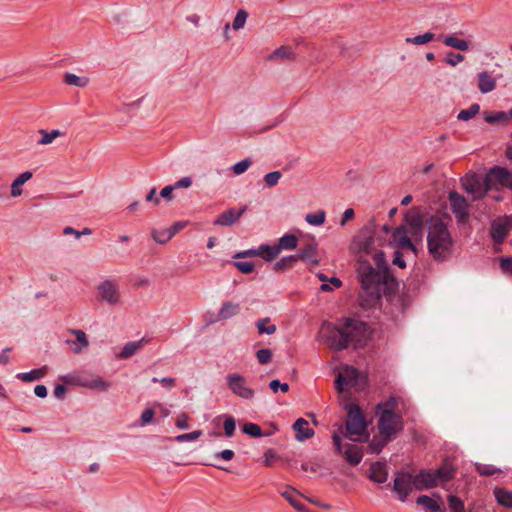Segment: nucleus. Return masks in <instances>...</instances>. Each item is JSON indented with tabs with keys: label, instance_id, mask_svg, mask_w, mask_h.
Instances as JSON below:
<instances>
[{
	"label": "nucleus",
	"instance_id": "1",
	"mask_svg": "<svg viewBox=\"0 0 512 512\" xmlns=\"http://www.w3.org/2000/svg\"><path fill=\"white\" fill-rule=\"evenodd\" d=\"M367 325L356 319L344 318L338 324L324 323L319 333V341L331 349L341 351L349 345L360 347L366 338Z\"/></svg>",
	"mask_w": 512,
	"mask_h": 512
},
{
	"label": "nucleus",
	"instance_id": "2",
	"mask_svg": "<svg viewBox=\"0 0 512 512\" xmlns=\"http://www.w3.org/2000/svg\"><path fill=\"white\" fill-rule=\"evenodd\" d=\"M376 267L367 260H361L358 266V276L362 288L371 296L379 297L385 291L386 286L393 280L385 254L378 251L373 256Z\"/></svg>",
	"mask_w": 512,
	"mask_h": 512
},
{
	"label": "nucleus",
	"instance_id": "3",
	"mask_svg": "<svg viewBox=\"0 0 512 512\" xmlns=\"http://www.w3.org/2000/svg\"><path fill=\"white\" fill-rule=\"evenodd\" d=\"M455 240L447 223L438 216H432L427 227V247L436 261H445L453 254Z\"/></svg>",
	"mask_w": 512,
	"mask_h": 512
},
{
	"label": "nucleus",
	"instance_id": "4",
	"mask_svg": "<svg viewBox=\"0 0 512 512\" xmlns=\"http://www.w3.org/2000/svg\"><path fill=\"white\" fill-rule=\"evenodd\" d=\"M61 380L68 385H75L91 390L108 391L111 383L103 377L89 371H75L61 377Z\"/></svg>",
	"mask_w": 512,
	"mask_h": 512
},
{
	"label": "nucleus",
	"instance_id": "5",
	"mask_svg": "<svg viewBox=\"0 0 512 512\" xmlns=\"http://www.w3.org/2000/svg\"><path fill=\"white\" fill-rule=\"evenodd\" d=\"M366 432L367 423L363 413L357 405H351L347 413L345 433L343 432L342 435L352 441H360Z\"/></svg>",
	"mask_w": 512,
	"mask_h": 512
},
{
	"label": "nucleus",
	"instance_id": "6",
	"mask_svg": "<svg viewBox=\"0 0 512 512\" xmlns=\"http://www.w3.org/2000/svg\"><path fill=\"white\" fill-rule=\"evenodd\" d=\"M337 427L336 430L333 431L332 440L335 446V449L338 453L343 454L346 461L351 465H358L362 458L363 452L362 449L355 444H342L341 434H343V426L335 425Z\"/></svg>",
	"mask_w": 512,
	"mask_h": 512
},
{
	"label": "nucleus",
	"instance_id": "7",
	"mask_svg": "<svg viewBox=\"0 0 512 512\" xmlns=\"http://www.w3.org/2000/svg\"><path fill=\"white\" fill-rule=\"evenodd\" d=\"M378 414L379 420L377 426L379 432L394 438V436L403 428V420L401 414L392 412L390 410H384L378 412Z\"/></svg>",
	"mask_w": 512,
	"mask_h": 512
},
{
	"label": "nucleus",
	"instance_id": "8",
	"mask_svg": "<svg viewBox=\"0 0 512 512\" xmlns=\"http://www.w3.org/2000/svg\"><path fill=\"white\" fill-rule=\"evenodd\" d=\"M413 489H416L414 475L409 472L397 471L392 485V490L397 498L401 502H405Z\"/></svg>",
	"mask_w": 512,
	"mask_h": 512
},
{
	"label": "nucleus",
	"instance_id": "9",
	"mask_svg": "<svg viewBox=\"0 0 512 512\" xmlns=\"http://www.w3.org/2000/svg\"><path fill=\"white\" fill-rule=\"evenodd\" d=\"M99 300L110 305L117 306L121 302V293L115 280L105 279L96 287Z\"/></svg>",
	"mask_w": 512,
	"mask_h": 512
},
{
	"label": "nucleus",
	"instance_id": "10",
	"mask_svg": "<svg viewBox=\"0 0 512 512\" xmlns=\"http://www.w3.org/2000/svg\"><path fill=\"white\" fill-rule=\"evenodd\" d=\"M228 388L238 397L243 399H252L254 390L247 385L246 379L238 373H230L226 376Z\"/></svg>",
	"mask_w": 512,
	"mask_h": 512
},
{
	"label": "nucleus",
	"instance_id": "11",
	"mask_svg": "<svg viewBox=\"0 0 512 512\" xmlns=\"http://www.w3.org/2000/svg\"><path fill=\"white\" fill-rule=\"evenodd\" d=\"M490 178H485L482 182L476 175L466 176L461 179L463 189L472 194L474 199L481 198L489 189Z\"/></svg>",
	"mask_w": 512,
	"mask_h": 512
},
{
	"label": "nucleus",
	"instance_id": "12",
	"mask_svg": "<svg viewBox=\"0 0 512 512\" xmlns=\"http://www.w3.org/2000/svg\"><path fill=\"white\" fill-rule=\"evenodd\" d=\"M359 372L351 366L344 367L337 375L335 385L339 392L347 391L357 385Z\"/></svg>",
	"mask_w": 512,
	"mask_h": 512
},
{
	"label": "nucleus",
	"instance_id": "13",
	"mask_svg": "<svg viewBox=\"0 0 512 512\" xmlns=\"http://www.w3.org/2000/svg\"><path fill=\"white\" fill-rule=\"evenodd\" d=\"M374 245V234L369 228L362 229L361 232L353 238L352 246L358 252L369 254Z\"/></svg>",
	"mask_w": 512,
	"mask_h": 512
},
{
	"label": "nucleus",
	"instance_id": "14",
	"mask_svg": "<svg viewBox=\"0 0 512 512\" xmlns=\"http://www.w3.org/2000/svg\"><path fill=\"white\" fill-rule=\"evenodd\" d=\"M449 203L458 222H463L468 218V204L464 196L452 191L449 193Z\"/></svg>",
	"mask_w": 512,
	"mask_h": 512
},
{
	"label": "nucleus",
	"instance_id": "15",
	"mask_svg": "<svg viewBox=\"0 0 512 512\" xmlns=\"http://www.w3.org/2000/svg\"><path fill=\"white\" fill-rule=\"evenodd\" d=\"M392 243L399 249H407L413 252L415 251L409 230L404 226H400L394 230L392 234Z\"/></svg>",
	"mask_w": 512,
	"mask_h": 512
},
{
	"label": "nucleus",
	"instance_id": "16",
	"mask_svg": "<svg viewBox=\"0 0 512 512\" xmlns=\"http://www.w3.org/2000/svg\"><path fill=\"white\" fill-rule=\"evenodd\" d=\"M266 60L269 62H295V49L289 45H282L271 52Z\"/></svg>",
	"mask_w": 512,
	"mask_h": 512
},
{
	"label": "nucleus",
	"instance_id": "17",
	"mask_svg": "<svg viewBox=\"0 0 512 512\" xmlns=\"http://www.w3.org/2000/svg\"><path fill=\"white\" fill-rule=\"evenodd\" d=\"M68 333L75 336V340H66V344L71 347L74 354H80L89 347L87 335L83 330L69 329Z\"/></svg>",
	"mask_w": 512,
	"mask_h": 512
},
{
	"label": "nucleus",
	"instance_id": "18",
	"mask_svg": "<svg viewBox=\"0 0 512 512\" xmlns=\"http://www.w3.org/2000/svg\"><path fill=\"white\" fill-rule=\"evenodd\" d=\"M294 255L297 261L301 260L308 265L317 266L319 264V259L317 258V244L314 241L307 243Z\"/></svg>",
	"mask_w": 512,
	"mask_h": 512
},
{
	"label": "nucleus",
	"instance_id": "19",
	"mask_svg": "<svg viewBox=\"0 0 512 512\" xmlns=\"http://www.w3.org/2000/svg\"><path fill=\"white\" fill-rule=\"evenodd\" d=\"M247 207L243 206L241 209L236 210L235 208H230L220 215L214 220V225L218 226H231L236 223L241 216L245 213Z\"/></svg>",
	"mask_w": 512,
	"mask_h": 512
},
{
	"label": "nucleus",
	"instance_id": "20",
	"mask_svg": "<svg viewBox=\"0 0 512 512\" xmlns=\"http://www.w3.org/2000/svg\"><path fill=\"white\" fill-rule=\"evenodd\" d=\"M414 481L417 490L430 489L438 485L435 472L431 470H422L414 475Z\"/></svg>",
	"mask_w": 512,
	"mask_h": 512
},
{
	"label": "nucleus",
	"instance_id": "21",
	"mask_svg": "<svg viewBox=\"0 0 512 512\" xmlns=\"http://www.w3.org/2000/svg\"><path fill=\"white\" fill-rule=\"evenodd\" d=\"M407 229L414 240L423 237V219L417 213L408 214L406 216Z\"/></svg>",
	"mask_w": 512,
	"mask_h": 512
},
{
	"label": "nucleus",
	"instance_id": "22",
	"mask_svg": "<svg viewBox=\"0 0 512 512\" xmlns=\"http://www.w3.org/2000/svg\"><path fill=\"white\" fill-rule=\"evenodd\" d=\"M489 177H492L501 186L512 190V171L504 167L495 166L490 169Z\"/></svg>",
	"mask_w": 512,
	"mask_h": 512
},
{
	"label": "nucleus",
	"instance_id": "23",
	"mask_svg": "<svg viewBox=\"0 0 512 512\" xmlns=\"http://www.w3.org/2000/svg\"><path fill=\"white\" fill-rule=\"evenodd\" d=\"M369 479L373 482L382 484L388 480V468L385 463L375 462L369 468Z\"/></svg>",
	"mask_w": 512,
	"mask_h": 512
},
{
	"label": "nucleus",
	"instance_id": "24",
	"mask_svg": "<svg viewBox=\"0 0 512 512\" xmlns=\"http://www.w3.org/2000/svg\"><path fill=\"white\" fill-rule=\"evenodd\" d=\"M292 428L296 432V440L300 442L309 439L314 435V430L309 428V423L304 418H298L294 422Z\"/></svg>",
	"mask_w": 512,
	"mask_h": 512
},
{
	"label": "nucleus",
	"instance_id": "25",
	"mask_svg": "<svg viewBox=\"0 0 512 512\" xmlns=\"http://www.w3.org/2000/svg\"><path fill=\"white\" fill-rule=\"evenodd\" d=\"M392 439L393 438L389 435H384L379 432V435H375L370 441L368 452L371 454H379Z\"/></svg>",
	"mask_w": 512,
	"mask_h": 512
},
{
	"label": "nucleus",
	"instance_id": "26",
	"mask_svg": "<svg viewBox=\"0 0 512 512\" xmlns=\"http://www.w3.org/2000/svg\"><path fill=\"white\" fill-rule=\"evenodd\" d=\"M240 312V305L238 303H233L230 301H226L222 303L221 308L218 311L217 319L218 320H227Z\"/></svg>",
	"mask_w": 512,
	"mask_h": 512
},
{
	"label": "nucleus",
	"instance_id": "27",
	"mask_svg": "<svg viewBox=\"0 0 512 512\" xmlns=\"http://www.w3.org/2000/svg\"><path fill=\"white\" fill-rule=\"evenodd\" d=\"M281 496L284 497L297 511L308 512L305 505L299 501V494L295 489L288 488L281 492Z\"/></svg>",
	"mask_w": 512,
	"mask_h": 512
},
{
	"label": "nucleus",
	"instance_id": "28",
	"mask_svg": "<svg viewBox=\"0 0 512 512\" xmlns=\"http://www.w3.org/2000/svg\"><path fill=\"white\" fill-rule=\"evenodd\" d=\"M47 371L48 367L43 366L41 368L33 369L29 372L18 373L16 375V378L24 382H32L35 380L42 379L46 375Z\"/></svg>",
	"mask_w": 512,
	"mask_h": 512
},
{
	"label": "nucleus",
	"instance_id": "29",
	"mask_svg": "<svg viewBox=\"0 0 512 512\" xmlns=\"http://www.w3.org/2000/svg\"><path fill=\"white\" fill-rule=\"evenodd\" d=\"M33 174L30 171L21 173L11 185V196L18 197L22 194L21 186L24 185L28 180L32 178Z\"/></svg>",
	"mask_w": 512,
	"mask_h": 512
},
{
	"label": "nucleus",
	"instance_id": "30",
	"mask_svg": "<svg viewBox=\"0 0 512 512\" xmlns=\"http://www.w3.org/2000/svg\"><path fill=\"white\" fill-rule=\"evenodd\" d=\"M444 45L460 50V51H466L469 49L470 44L467 40L461 39L455 35H447L443 38Z\"/></svg>",
	"mask_w": 512,
	"mask_h": 512
},
{
	"label": "nucleus",
	"instance_id": "31",
	"mask_svg": "<svg viewBox=\"0 0 512 512\" xmlns=\"http://www.w3.org/2000/svg\"><path fill=\"white\" fill-rule=\"evenodd\" d=\"M508 232L506 223L495 221L491 227V237L496 243H502Z\"/></svg>",
	"mask_w": 512,
	"mask_h": 512
},
{
	"label": "nucleus",
	"instance_id": "32",
	"mask_svg": "<svg viewBox=\"0 0 512 512\" xmlns=\"http://www.w3.org/2000/svg\"><path fill=\"white\" fill-rule=\"evenodd\" d=\"M478 78V88L482 93L485 94L494 90L496 83L495 79L491 75L487 72H482L479 74Z\"/></svg>",
	"mask_w": 512,
	"mask_h": 512
},
{
	"label": "nucleus",
	"instance_id": "33",
	"mask_svg": "<svg viewBox=\"0 0 512 512\" xmlns=\"http://www.w3.org/2000/svg\"><path fill=\"white\" fill-rule=\"evenodd\" d=\"M280 254L277 245L262 244L258 247V256H261L265 261H272Z\"/></svg>",
	"mask_w": 512,
	"mask_h": 512
},
{
	"label": "nucleus",
	"instance_id": "34",
	"mask_svg": "<svg viewBox=\"0 0 512 512\" xmlns=\"http://www.w3.org/2000/svg\"><path fill=\"white\" fill-rule=\"evenodd\" d=\"M38 133L41 135V138L37 140L38 145L51 144L56 138L64 135V133L58 129H54L51 131L40 129Z\"/></svg>",
	"mask_w": 512,
	"mask_h": 512
},
{
	"label": "nucleus",
	"instance_id": "35",
	"mask_svg": "<svg viewBox=\"0 0 512 512\" xmlns=\"http://www.w3.org/2000/svg\"><path fill=\"white\" fill-rule=\"evenodd\" d=\"M494 495L499 505L512 507V491L496 487L494 489Z\"/></svg>",
	"mask_w": 512,
	"mask_h": 512
},
{
	"label": "nucleus",
	"instance_id": "36",
	"mask_svg": "<svg viewBox=\"0 0 512 512\" xmlns=\"http://www.w3.org/2000/svg\"><path fill=\"white\" fill-rule=\"evenodd\" d=\"M416 503L423 506L426 512H443L438 502L429 496H419L416 500Z\"/></svg>",
	"mask_w": 512,
	"mask_h": 512
},
{
	"label": "nucleus",
	"instance_id": "37",
	"mask_svg": "<svg viewBox=\"0 0 512 512\" xmlns=\"http://www.w3.org/2000/svg\"><path fill=\"white\" fill-rule=\"evenodd\" d=\"M298 238L293 234H284L279 238L278 248L281 252L282 250H293L297 247Z\"/></svg>",
	"mask_w": 512,
	"mask_h": 512
},
{
	"label": "nucleus",
	"instance_id": "38",
	"mask_svg": "<svg viewBox=\"0 0 512 512\" xmlns=\"http://www.w3.org/2000/svg\"><path fill=\"white\" fill-rule=\"evenodd\" d=\"M143 342L144 339L126 343L120 352L119 357L122 359L130 358L141 348Z\"/></svg>",
	"mask_w": 512,
	"mask_h": 512
},
{
	"label": "nucleus",
	"instance_id": "39",
	"mask_svg": "<svg viewBox=\"0 0 512 512\" xmlns=\"http://www.w3.org/2000/svg\"><path fill=\"white\" fill-rule=\"evenodd\" d=\"M64 82L71 86L83 88L89 84V78L85 76H77L73 73H66L64 75Z\"/></svg>",
	"mask_w": 512,
	"mask_h": 512
},
{
	"label": "nucleus",
	"instance_id": "40",
	"mask_svg": "<svg viewBox=\"0 0 512 512\" xmlns=\"http://www.w3.org/2000/svg\"><path fill=\"white\" fill-rule=\"evenodd\" d=\"M296 262H297V260H296V256L294 254L282 257L280 260L276 261L273 264V270L277 271V272L284 271L286 269L293 267V265Z\"/></svg>",
	"mask_w": 512,
	"mask_h": 512
},
{
	"label": "nucleus",
	"instance_id": "41",
	"mask_svg": "<svg viewBox=\"0 0 512 512\" xmlns=\"http://www.w3.org/2000/svg\"><path fill=\"white\" fill-rule=\"evenodd\" d=\"M259 334H267L272 335L276 332V326L274 324H270V318L259 319L255 323Z\"/></svg>",
	"mask_w": 512,
	"mask_h": 512
},
{
	"label": "nucleus",
	"instance_id": "42",
	"mask_svg": "<svg viewBox=\"0 0 512 512\" xmlns=\"http://www.w3.org/2000/svg\"><path fill=\"white\" fill-rule=\"evenodd\" d=\"M151 236L159 244H165L172 238L169 228L153 229Z\"/></svg>",
	"mask_w": 512,
	"mask_h": 512
},
{
	"label": "nucleus",
	"instance_id": "43",
	"mask_svg": "<svg viewBox=\"0 0 512 512\" xmlns=\"http://www.w3.org/2000/svg\"><path fill=\"white\" fill-rule=\"evenodd\" d=\"M326 213L324 210H318L305 216V220L312 226H320L325 222Z\"/></svg>",
	"mask_w": 512,
	"mask_h": 512
},
{
	"label": "nucleus",
	"instance_id": "44",
	"mask_svg": "<svg viewBox=\"0 0 512 512\" xmlns=\"http://www.w3.org/2000/svg\"><path fill=\"white\" fill-rule=\"evenodd\" d=\"M435 34L432 32H426L422 35H417L415 37H408L406 38V43L414 44V45H424L428 42H431L434 40Z\"/></svg>",
	"mask_w": 512,
	"mask_h": 512
},
{
	"label": "nucleus",
	"instance_id": "45",
	"mask_svg": "<svg viewBox=\"0 0 512 512\" xmlns=\"http://www.w3.org/2000/svg\"><path fill=\"white\" fill-rule=\"evenodd\" d=\"M434 472L438 484L450 480L454 475V470L449 466H442Z\"/></svg>",
	"mask_w": 512,
	"mask_h": 512
},
{
	"label": "nucleus",
	"instance_id": "46",
	"mask_svg": "<svg viewBox=\"0 0 512 512\" xmlns=\"http://www.w3.org/2000/svg\"><path fill=\"white\" fill-rule=\"evenodd\" d=\"M248 18V13L244 9H239L236 13V16L232 22V28L234 30H240L244 28L246 21Z\"/></svg>",
	"mask_w": 512,
	"mask_h": 512
},
{
	"label": "nucleus",
	"instance_id": "47",
	"mask_svg": "<svg viewBox=\"0 0 512 512\" xmlns=\"http://www.w3.org/2000/svg\"><path fill=\"white\" fill-rule=\"evenodd\" d=\"M480 110L479 104H472L468 109L461 110L457 116L459 120L468 121L472 119Z\"/></svg>",
	"mask_w": 512,
	"mask_h": 512
},
{
	"label": "nucleus",
	"instance_id": "48",
	"mask_svg": "<svg viewBox=\"0 0 512 512\" xmlns=\"http://www.w3.org/2000/svg\"><path fill=\"white\" fill-rule=\"evenodd\" d=\"M484 119L487 123L496 124V123L506 121L508 119V114H506L503 111L494 112V113H485Z\"/></svg>",
	"mask_w": 512,
	"mask_h": 512
},
{
	"label": "nucleus",
	"instance_id": "49",
	"mask_svg": "<svg viewBox=\"0 0 512 512\" xmlns=\"http://www.w3.org/2000/svg\"><path fill=\"white\" fill-rule=\"evenodd\" d=\"M242 431L252 437H261L263 435L261 427L255 423L244 424Z\"/></svg>",
	"mask_w": 512,
	"mask_h": 512
},
{
	"label": "nucleus",
	"instance_id": "50",
	"mask_svg": "<svg viewBox=\"0 0 512 512\" xmlns=\"http://www.w3.org/2000/svg\"><path fill=\"white\" fill-rule=\"evenodd\" d=\"M448 506L451 512H464V504L457 496H448Z\"/></svg>",
	"mask_w": 512,
	"mask_h": 512
},
{
	"label": "nucleus",
	"instance_id": "51",
	"mask_svg": "<svg viewBox=\"0 0 512 512\" xmlns=\"http://www.w3.org/2000/svg\"><path fill=\"white\" fill-rule=\"evenodd\" d=\"M476 470L480 475H483V476H491L500 471L498 468L494 467L493 465L481 464V463L476 464Z\"/></svg>",
	"mask_w": 512,
	"mask_h": 512
},
{
	"label": "nucleus",
	"instance_id": "52",
	"mask_svg": "<svg viewBox=\"0 0 512 512\" xmlns=\"http://www.w3.org/2000/svg\"><path fill=\"white\" fill-rule=\"evenodd\" d=\"M252 165V161L248 158L237 162L232 166V171L235 175H241L248 170V168Z\"/></svg>",
	"mask_w": 512,
	"mask_h": 512
},
{
	"label": "nucleus",
	"instance_id": "53",
	"mask_svg": "<svg viewBox=\"0 0 512 512\" xmlns=\"http://www.w3.org/2000/svg\"><path fill=\"white\" fill-rule=\"evenodd\" d=\"M202 435V431L195 430L190 433L180 434L176 436L175 440L179 443L195 441Z\"/></svg>",
	"mask_w": 512,
	"mask_h": 512
},
{
	"label": "nucleus",
	"instance_id": "54",
	"mask_svg": "<svg viewBox=\"0 0 512 512\" xmlns=\"http://www.w3.org/2000/svg\"><path fill=\"white\" fill-rule=\"evenodd\" d=\"M232 264L243 274H250L254 271L255 268L253 262L234 261Z\"/></svg>",
	"mask_w": 512,
	"mask_h": 512
},
{
	"label": "nucleus",
	"instance_id": "55",
	"mask_svg": "<svg viewBox=\"0 0 512 512\" xmlns=\"http://www.w3.org/2000/svg\"><path fill=\"white\" fill-rule=\"evenodd\" d=\"M257 360L260 364L264 365L271 361L272 352L268 348L260 349L256 352Z\"/></svg>",
	"mask_w": 512,
	"mask_h": 512
},
{
	"label": "nucleus",
	"instance_id": "56",
	"mask_svg": "<svg viewBox=\"0 0 512 512\" xmlns=\"http://www.w3.org/2000/svg\"><path fill=\"white\" fill-rule=\"evenodd\" d=\"M281 176H282V174L279 171H273V172L267 173L264 176V182L266 183V185L268 187H273L278 184Z\"/></svg>",
	"mask_w": 512,
	"mask_h": 512
},
{
	"label": "nucleus",
	"instance_id": "57",
	"mask_svg": "<svg viewBox=\"0 0 512 512\" xmlns=\"http://www.w3.org/2000/svg\"><path fill=\"white\" fill-rule=\"evenodd\" d=\"M397 402H398L397 398L391 397L386 402L378 404L377 411L381 412L384 410H390L392 412H395V410L397 408Z\"/></svg>",
	"mask_w": 512,
	"mask_h": 512
},
{
	"label": "nucleus",
	"instance_id": "58",
	"mask_svg": "<svg viewBox=\"0 0 512 512\" xmlns=\"http://www.w3.org/2000/svg\"><path fill=\"white\" fill-rule=\"evenodd\" d=\"M465 60L464 55L456 52H448L445 56V64H459Z\"/></svg>",
	"mask_w": 512,
	"mask_h": 512
},
{
	"label": "nucleus",
	"instance_id": "59",
	"mask_svg": "<svg viewBox=\"0 0 512 512\" xmlns=\"http://www.w3.org/2000/svg\"><path fill=\"white\" fill-rule=\"evenodd\" d=\"M235 428H236L235 419L231 416L227 417L224 421L225 435L229 438L232 437L234 435Z\"/></svg>",
	"mask_w": 512,
	"mask_h": 512
},
{
	"label": "nucleus",
	"instance_id": "60",
	"mask_svg": "<svg viewBox=\"0 0 512 512\" xmlns=\"http://www.w3.org/2000/svg\"><path fill=\"white\" fill-rule=\"evenodd\" d=\"M269 387L274 393H277L279 390L283 393L289 391L288 383H281L278 379L270 381Z\"/></svg>",
	"mask_w": 512,
	"mask_h": 512
},
{
	"label": "nucleus",
	"instance_id": "61",
	"mask_svg": "<svg viewBox=\"0 0 512 512\" xmlns=\"http://www.w3.org/2000/svg\"><path fill=\"white\" fill-rule=\"evenodd\" d=\"M155 412L152 408L145 409L141 414V425H147L152 422Z\"/></svg>",
	"mask_w": 512,
	"mask_h": 512
},
{
	"label": "nucleus",
	"instance_id": "62",
	"mask_svg": "<svg viewBox=\"0 0 512 512\" xmlns=\"http://www.w3.org/2000/svg\"><path fill=\"white\" fill-rule=\"evenodd\" d=\"M234 451L231 450V449H225V450H222L221 452H218V453H215L214 454V458L215 459H222V460H225V461H230L234 458Z\"/></svg>",
	"mask_w": 512,
	"mask_h": 512
},
{
	"label": "nucleus",
	"instance_id": "63",
	"mask_svg": "<svg viewBox=\"0 0 512 512\" xmlns=\"http://www.w3.org/2000/svg\"><path fill=\"white\" fill-rule=\"evenodd\" d=\"M258 256V248L248 249L244 251L237 252L233 258L240 259V258H247V257H255Z\"/></svg>",
	"mask_w": 512,
	"mask_h": 512
},
{
	"label": "nucleus",
	"instance_id": "64",
	"mask_svg": "<svg viewBox=\"0 0 512 512\" xmlns=\"http://www.w3.org/2000/svg\"><path fill=\"white\" fill-rule=\"evenodd\" d=\"M500 267L503 272L512 274V257L501 258Z\"/></svg>",
	"mask_w": 512,
	"mask_h": 512
}]
</instances>
